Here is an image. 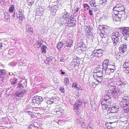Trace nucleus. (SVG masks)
Segmentation results:
<instances>
[{"label":"nucleus","mask_w":129,"mask_h":129,"mask_svg":"<svg viewBox=\"0 0 129 129\" xmlns=\"http://www.w3.org/2000/svg\"><path fill=\"white\" fill-rule=\"evenodd\" d=\"M121 121L123 122L124 123L126 124L127 122L128 119L125 117L124 116L121 117Z\"/></svg>","instance_id":"34"},{"label":"nucleus","mask_w":129,"mask_h":129,"mask_svg":"<svg viewBox=\"0 0 129 129\" xmlns=\"http://www.w3.org/2000/svg\"><path fill=\"white\" fill-rule=\"evenodd\" d=\"M9 65L11 66V67H13L16 65V64L14 62H12L9 63Z\"/></svg>","instance_id":"49"},{"label":"nucleus","mask_w":129,"mask_h":129,"mask_svg":"<svg viewBox=\"0 0 129 129\" xmlns=\"http://www.w3.org/2000/svg\"><path fill=\"white\" fill-rule=\"evenodd\" d=\"M26 92V90L23 89L22 90L18 92H17L15 94V96L16 97L20 98H22L23 95Z\"/></svg>","instance_id":"18"},{"label":"nucleus","mask_w":129,"mask_h":129,"mask_svg":"<svg viewBox=\"0 0 129 129\" xmlns=\"http://www.w3.org/2000/svg\"><path fill=\"white\" fill-rule=\"evenodd\" d=\"M103 69L106 70L105 73L109 74L110 72H108V71L111 70L112 72H113L115 70V64L114 62H112L108 59H105L102 62Z\"/></svg>","instance_id":"1"},{"label":"nucleus","mask_w":129,"mask_h":129,"mask_svg":"<svg viewBox=\"0 0 129 129\" xmlns=\"http://www.w3.org/2000/svg\"><path fill=\"white\" fill-rule=\"evenodd\" d=\"M99 55H98V54H97L96 52V51L94 50L93 52H92V54H91L90 56L91 58L94 57V56L99 57Z\"/></svg>","instance_id":"38"},{"label":"nucleus","mask_w":129,"mask_h":129,"mask_svg":"<svg viewBox=\"0 0 129 129\" xmlns=\"http://www.w3.org/2000/svg\"><path fill=\"white\" fill-rule=\"evenodd\" d=\"M32 112H31L29 111H27V113L29 115H30V116L32 114Z\"/></svg>","instance_id":"60"},{"label":"nucleus","mask_w":129,"mask_h":129,"mask_svg":"<svg viewBox=\"0 0 129 129\" xmlns=\"http://www.w3.org/2000/svg\"><path fill=\"white\" fill-rule=\"evenodd\" d=\"M111 113H108L107 112V114L105 115V117L107 119H109L110 118V116H111Z\"/></svg>","instance_id":"48"},{"label":"nucleus","mask_w":129,"mask_h":129,"mask_svg":"<svg viewBox=\"0 0 129 129\" xmlns=\"http://www.w3.org/2000/svg\"><path fill=\"white\" fill-rule=\"evenodd\" d=\"M102 1V2L101 3L102 5H105L107 3V0H101V2Z\"/></svg>","instance_id":"52"},{"label":"nucleus","mask_w":129,"mask_h":129,"mask_svg":"<svg viewBox=\"0 0 129 129\" xmlns=\"http://www.w3.org/2000/svg\"><path fill=\"white\" fill-rule=\"evenodd\" d=\"M122 31V33L124 36V38L126 40H129V27H121V28Z\"/></svg>","instance_id":"7"},{"label":"nucleus","mask_w":129,"mask_h":129,"mask_svg":"<svg viewBox=\"0 0 129 129\" xmlns=\"http://www.w3.org/2000/svg\"><path fill=\"white\" fill-rule=\"evenodd\" d=\"M119 57H120V55L119 54H117V55H116V57L117 58H119Z\"/></svg>","instance_id":"63"},{"label":"nucleus","mask_w":129,"mask_h":129,"mask_svg":"<svg viewBox=\"0 0 129 129\" xmlns=\"http://www.w3.org/2000/svg\"><path fill=\"white\" fill-rule=\"evenodd\" d=\"M95 78V79H96L97 81L99 83H101L102 81L103 80V77H94Z\"/></svg>","instance_id":"36"},{"label":"nucleus","mask_w":129,"mask_h":129,"mask_svg":"<svg viewBox=\"0 0 129 129\" xmlns=\"http://www.w3.org/2000/svg\"><path fill=\"white\" fill-rule=\"evenodd\" d=\"M125 13L122 14H116L117 15L116 17H118V18H120L122 17H123L124 16Z\"/></svg>","instance_id":"42"},{"label":"nucleus","mask_w":129,"mask_h":129,"mask_svg":"<svg viewBox=\"0 0 129 129\" xmlns=\"http://www.w3.org/2000/svg\"><path fill=\"white\" fill-rule=\"evenodd\" d=\"M5 15V19L7 21H10V15L7 12H4Z\"/></svg>","instance_id":"30"},{"label":"nucleus","mask_w":129,"mask_h":129,"mask_svg":"<svg viewBox=\"0 0 129 129\" xmlns=\"http://www.w3.org/2000/svg\"><path fill=\"white\" fill-rule=\"evenodd\" d=\"M123 70L125 73H129V62H125L123 63L122 66Z\"/></svg>","instance_id":"14"},{"label":"nucleus","mask_w":129,"mask_h":129,"mask_svg":"<svg viewBox=\"0 0 129 129\" xmlns=\"http://www.w3.org/2000/svg\"><path fill=\"white\" fill-rule=\"evenodd\" d=\"M118 107L115 106L110 108L108 111V113H110L112 114L113 113H116L118 110Z\"/></svg>","instance_id":"15"},{"label":"nucleus","mask_w":129,"mask_h":129,"mask_svg":"<svg viewBox=\"0 0 129 129\" xmlns=\"http://www.w3.org/2000/svg\"><path fill=\"white\" fill-rule=\"evenodd\" d=\"M93 6H99V4H97L95 2H94V3H93Z\"/></svg>","instance_id":"62"},{"label":"nucleus","mask_w":129,"mask_h":129,"mask_svg":"<svg viewBox=\"0 0 129 129\" xmlns=\"http://www.w3.org/2000/svg\"><path fill=\"white\" fill-rule=\"evenodd\" d=\"M34 98L36 99L37 100V101H38V102L40 103V104L41 102H42L43 100V99L42 97L39 96L37 95L35 96Z\"/></svg>","instance_id":"31"},{"label":"nucleus","mask_w":129,"mask_h":129,"mask_svg":"<svg viewBox=\"0 0 129 129\" xmlns=\"http://www.w3.org/2000/svg\"><path fill=\"white\" fill-rule=\"evenodd\" d=\"M111 116H110V119L111 120H113V122H110L109 123L110 124H111L112 123H115L116 122V121L117 120V116L116 115H115L114 114L112 115V114H111Z\"/></svg>","instance_id":"24"},{"label":"nucleus","mask_w":129,"mask_h":129,"mask_svg":"<svg viewBox=\"0 0 129 129\" xmlns=\"http://www.w3.org/2000/svg\"><path fill=\"white\" fill-rule=\"evenodd\" d=\"M84 5V8H86V7H88V8H89L90 7L88 6V5L86 4H84L83 5Z\"/></svg>","instance_id":"57"},{"label":"nucleus","mask_w":129,"mask_h":129,"mask_svg":"<svg viewBox=\"0 0 129 129\" xmlns=\"http://www.w3.org/2000/svg\"><path fill=\"white\" fill-rule=\"evenodd\" d=\"M35 0H27V4L30 7L31 5H33L35 1Z\"/></svg>","instance_id":"32"},{"label":"nucleus","mask_w":129,"mask_h":129,"mask_svg":"<svg viewBox=\"0 0 129 129\" xmlns=\"http://www.w3.org/2000/svg\"><path fill=\"white\" fill-rule=\"evenodd\" d=\"M58 111H56V114L58 115H60L61 114L62 112L60 111V110L59 109Z\"/></svg>","instance_id":"56"},{"label":"nucleus","mask_w":129,"mask_h":129,"mask_svg":"<svg viewBox=\"0 0 129 129\" xmlns=\"http://www.w3.org/2000/svg\"><path fill=\"white\" fill-rule=\"evenodd\" d=\"M77 84L75 83H74L72 84V87H75L77 86Z\"/></svg>","instance_id":"59"},{"label":"nucleus","mask_w":129,"mask_h":129,"mask_svg":"<svg viewBox=\"0 0 129 129\" xmlns=\"http://www.w3.org/2000/svg\"><path fill=\"white\" fill-rule=\"evenodd\" d=\"M43 42V41L41 38H38V39L37 41V45L38 46L39 45L40 47L41 46Z\"/></svg>","instance_id":"35"},{"label":"nucleus","mask_w":129,"mask_h":129,"mask_svg":"<svg viewBox=\"0 0 129 129\" xmlns=\"http://www.w3.org/2000/svg\"><path fill=\"white\" fill-rule=\"evenodd\" d=\"M104 30H102L101 31V34L99 35L102 37V40L103 43H105L107 42L108 39L107 37L108 36V34H107L106 32L104 31Z\"/></svg>","instance_id":"10"},{"label":"nucleus","mask_w":129,"mask_h":129,"mask_svg":"<svg viewBox=\"0 0 129 129\" xmlns=\"http://www.w3.org/2000/svg\"><path fill=\"white\" fill-rule=\"evenodd\" d=\"M65 44L61 42H59L58 43L57 45V48L58 49L61 48L63 46H64Z\"/></svg>","instance_id":"33"},{"label":"nucleus","mask_w":129,"mask_h":129,"mask_svg":"<svg viewBox=\"0 0 129 129\" xmlns=\"http://www.w3.org/2000/svg\"><path fill=\"white\" fill-rule=\"evenodd\" d=\"M85 47V45L83 41H80L77 45L78 49L82 50H84Z\"/></svg>","instance_id":"16"},{"label":"nucleus","mask_w":129,"mask_h":129,"mask_svg":"<svg viewBox=\"0 0 129 129\" xmlns=\"http://www.w3.org/2000/svg\"><path fill=\"white\" fill-rule=\"evenodd\" d=\"M112 103V100L110 98L108 99H102L101 104L103 109H107L110 107Z\"/></svg>","instance_id":"4"},{"label":"nucleus","mask_w":129,"mask_h":129,"mask_svg":"<svg viewBox=\"0 0 129 129\" xmlns=\"http://www.w3.org/2000/svg\"><path fill=\"white\" fill-rule=\"evenodd\" d=\"M99 8V6H93L92 8V10L95 11L98 10Z\"/></svg>","instance_id":"43"},{"label":"nucleus","mask_w":129,"mask_h":129,"mask_svg":"<svg viewBox=\"0 0 129 129\" xmlns=\"http://www.w3.org/2000/svg\"><path fill=\"white\" fill-rule=\"evenodd\" d=\"M96 51V52L97 54H98V55L99 54H102V50L99 49L98 50H95Z\"/></svg>","instance_id":"45"},{"label":"nucleus","mask_w":129,"mask_h":129,"mask_svg":"<svg viewBox=\"0 0 129 129\" xmlns=\"http://www.w3.org/2000/svg\"><path fill=\"white\" fill-rule=\"evenodd\" d=\"M88 127L89 128H93V124L91 122V121H89V123L88 124Z\"/></svg>","instance_id":"47"},{"label":"nucleus","mask_w":129,"mask_h":129,"mask_svg":"<svg viewBox=\"0 0 129 129\" xmlns=\"http://www.w3.org/2000/svg\"><path fill=\"white\" fill-rule=\"evenodd\" d=\"M73 43V41L72 40H68L66 41L65 48H70L72 46Z\"/></svg>","instance_id":"21"},{"label":"nucleus","mask_w":129,"mask_h":129,"mask_svg":"<svg viewBox=\"0 0 129 129\" xmlns=\"http://www.w3.org/2000/svg\"><path fill=\"white\" fill-rule=\"evenodd\" d=\"M81 101L79 100H77L75 104L74 105L75 110H77L79 109L82 105Z\"/></svg>","instance_id":"17"},{"label":"nucleus","mask_w":129,"mask_h":129,"mask_svg":"<svg viewBox=\"0 0 129 129\" xmlns=\"http://www.w3.org/2000/svg\"><path fill=\"white\" fill-rule=\"evenodd\" d=\"M59 90L62 93H64V88L62 87H60L59 89Z\"/></svg>","instance_id":"54"},{"label":"nucleus","mask_w":129,"mask_h":129,"mask_svg":"<svg viewBox=\"0 0 129 129\" xmlns=\"http://www.w3.org/2000/svg\"><path fill=\"white\" fill-rule=\"evenodd\" d=\"M43 12L42 11H37L36 12V13L35 14V15L36 16H37L38 15L41 16L43 15Z\"/></svg>","instance_id":"40"},{"label":"nucleus","mask_w":129,"mask_h":129,"mask_svg":"<svg viewBox=\"0 0 129 129\" xmlns=\"http://www.w3.org/2000/svg\"><path fill=\"white\" fill-rule=\"evenodd\" d=\"M23 10L21 8H20L18 14H17V18H18L19 19V20L22 21L24 18V16L23 15Z\"/></svg>","instance_id":"12"},{"label":"nucleus","mask_w":129,"mask_h":129,"mask_svg":"<svg viewBox=\"0 0 129 129\" xmlns=\"http://www.w3.org/2000/svg\"><path fill=\"white\" fill-rule=\"evenodd\" d=\"M7 76L5 70L0 69V78L4 79Z\"/></svg>","instance_id":"19"},{"label":"nucleus","mask_w":129,"mask_h":129,"mask_svg":"<svg viewBox=\"0 0 129 129\" xmlns=\"http://www.w3.org/2000/svg\"><path fill=\"white\" fill-rule=\"evenodd\" d=\"M14 8L13 5H12L10 7L9 9V12H12L14 11Z\"/></svg>","instance_id":"44"},{"label":"nucleus","mask_w":129,"mask_h":129,"mask_svg":"<svg viewBox=\"0 0 129 129\" xmlns=\"http://www.w3.org/2000/svg\"><path fill=\"white\" fill-rule=\"evenodd\" d=\"M17 87L19 88L21 90H23L22 89H23V88H24V87L22 85L20 84H18V86Z\"/></svg>","instance_id":"50"},{"label":"nucleus","mask_w":129,"mask_h":129,"mask_svg":"<svg viewBox=\"0 0 129 129\" xmlns=\"http://www.w3.org/2000/svg\"><path fill=\"white\" fill-rule=\"evenodd\" d=\"M76 114L77 116V122L79 123L80 125L83 126V124L84 125L85 122L84 119L83 118L81 113L77 111L76 112Z\"/></svg>","instance_id":"6"},{"label":"nucleus","mask_w":129,"mask_h":129,"mask_svg":"<svg viewBox=\"0 0 129 129\" xmlns=\"http://www.w3.org/2000/svg\"><path fill=\"white\" fill-rule=\"evenodd\" d=\"M103 69L99 67L97 68V72L96 73H94L93 75V77H103Z\"/></svg>","instance_id":"11"},{"label":"nucleus","mask_w":129,"mask_h":129,"mask_svg":"<svg viewBox=\"0 0 129 129\" xmlns=\"http://www.w3.org/2000/svg\"><path fill=\"white\" fill-rule=\"evenodd\" d=\"M30 116H31V117L32 118H34V117H35V116H34V114H33V113H32V114Z\"/></svg>","instance_id":"64"},{"label":"nucleus","mask_w":129,"mask_h":129,"mask_svg":"<svg viewBox=\"0 0 129 129\" xmlns=\"http://www.w3.org/2000/svg\"><path fill=\"white\" fill-rule=\"evenodd\" d=\"M79 9H80L79 7L77 8L76 9H75V12H78Z\"/></svg>","instance_id":"61"},{"label":"nucleus","mask_w":129,"mask_h":129,"mask_svg":"<svg viewBox=\"0 0 129 129\" xmlns=\"http://www.w3.org/2000/svg\"><path fill=\"white\" fill-rule=\"evenodd\" d=\"M67 24V26H74L76 24V21L74 19V20H72V19H71V21L69 22L67 21V22H66Z\"/></svg>","instance_id":"23"},{"label":"nucleus","mask_w":129,"mask_h":129,"mask_svg":"<svg viewBox=\"0 0 129 129\" xmlns=\"http://www.w3.org/2000/svg\"><path fill=\"white\" fill-rule=\"evenodd\" d=\"M26 30L27 32H32L33 29L31 28V26L29 24H27L26 25Z\"/></svg>","instance_id":"28"},{"label":"nucleus","mask_w":129,"mask_h":129,"mask_svg":"<svg viewBox=\"0 0 129 129\" xmlns=\"http://www.w3.org/2000/svg\"><path fill=\"white\" fill-rule=\"evenodd\" d=\"M92 33L89 30H88L86 33V36L88 38H90L92 35Z\"/></svg>","instance_id":"39"},{"label":"nucleus","mask_w":129,"mask_h":129,"mask_svg":"<svg viewBox=\"0 0 129 129\" xmlns=\"http://www.w3.org/2000/svg\"><path fill=\"white\" fill-rule=\"evenodd\" d=\"M120 34L118 32H115L113 33L111 35V38L112 39H114L116 36L120 37Z\"/></svg>","instance_id":"26"},{"label":"nucleus","mask_w":129,"mask_h":129,"mask_svg":"<svg viewBox=\"0 0 129 129\" xmlns=\"http://www.w3.org/2000/svg\"><path fill=\"white\" fill-rule=\"evenodd\" d=\"M70 13L67 12H65L62 16L60 17L59 21L61 23H63V22L68 21L69 22L71 21L72 16L71 17L69 16Z\"/></svg>","instance_id":"5"},{"label":"nucleus","mask_w":129,"mask_h":129,"mask_svg":"<svg viewBox=\"0 0 129 129\" xmlns=\"http://www.w3.org/2000/svg\"><path fill=\"white\" fill-rule=\"evenodd\" d=\"M117 84L121 86L125 85L126 84V82L124 79L123 78L119 79L117 81Z\"/></svg>","instance_id":"20"},{"label":"nucleus","mask_w":129,"mask_h":129,"mask_svg":"<svg viewBox=\"0 0 129 129\" xmlns=\"http://www.w3.org/2000/svg\"><path fill=\"white\" fill-rule=\"evenodd\" d=\"M64 82L66 86H67L69 84V80L68 78L66 77L64 78Z\"/></svg>","instance_id":"37"},{"label":"nucleus","mask_w":129,"mask_h":129,"mask_svg":"<svg viewBox=\"0 0 129 129\" xmlns=\"http://www.w3.org/2000/svg\"><path fill=\"white\" fill-rule=\"evenodd\" d=\"M47 48V47L45 45H43L41 48L42 52L43 54L45 53L46 52V49Z\"/></svg>","instance_id":"29"},{"label":"nucleus","mask_w":129,"mask_h":129,"mask_svg":"<svg viewBox=\"0 0 129 129\" xmlns=\"http://www.w3.org/2000/svg\"><path fill=\"white\" fill-rule=\"evenodd\" d=\"M81 60V58L76 57V58L73 59L71 63L72 65L74 66H79L80 63V61Z\"/></svg>","instance_id":"13"},{"label":"nucleus","mask_w":129,"mask_h":129,"mask_svg":"<svg viewBox=\"0 0 129 129\" xmlns=\"http://www.w3.org/2000/svg\"><path fill=\"white\" fill-rule=\"evenodd\" d=\"M120 105L125 112H129V96H123L120 103Z\"/></svg>","instance_id":"3"},{"label":"nucleus","mask_w":129,"mask_h":129,"mask_svg":"<svg viewBox=\"0 0 129 129\" xmlns=\"http://www.w3.org/2000/svg\"><path fill=\"white\" fill-rule=\"evenodd\" d=\"M124 9L123 6L120 4H117L113 9L114 11H116L117 12L122 11V12L124 14L125 13L124 11Z\"/></svg>","instance_id":"9"},{"label":"nucleus","mask_w":129,"mask_h":129,"mask_svg":"<svg viewBox=\"0 0 129 129\" xmlns=\"http://www.w3.org/2000/svg\"><path fill=\"white\" fill-rule=\"evenodd\" d=\"M118 44L120 46L119 49L120 53L123 54L127 51V44L123 43L122 41L119 42Z\"/></svg>","instance_id":"8"},{"label":"nucleus","mask_w":129,"mask_h":129,"mask_svg":"<svg viewBox=\"0 0 129 129\" xmlns=\"http://www.w3.org/2000/svg\"><path fill=\"white\" fill-rule=\"evenodd\" d=\"M28 129H39L38 127L37 126H35L33 125H30L29 128Z\"/></svg>","instance_id":"41"},{"label":"nucleus","mask_w":129,"mask_h":129,"mask_svg":"<svg viewBox=\"0 0 129 129\" xmlns=\"http://www.w3.org/2000/svg\"><path fill=\"white\" fill-rule=\"evenodd\" d=\"M108 91L107 95L110 98L111 97H117L120 94V91L115 86L109 85L108 88Z\"/></svg>","instance_id":"2"},{"label":"nucleus","mask_w":129,"mask_h":129,"mask_svg":"<svg viewBox=\"0 0 129 129\" xmlns=\"http://www.w3.org/2000/svg\"><path fill=\"white\" fill-rule=\"evenodd\" d=\"M44 62L45 63H46L47 64H49V62L48 60L47 59V57L46 58V59L44 60Z\"/></svg>","instance_id":"55"},{"label":"nucleus","mask_w":129,"mask_h":129,"mask_svg":"<svg viewBox=\"0 0 129 129\" xmlns=\"http://www.w3.org/2000/svg\"><path fill=\"white\" fill-rule=\"evenodd\" d=\"M32 101L33 103L34 104V105H35V106L38 107H40V103H39L38 101H37L36 99L34 98V99Z\"/></svg>","instance_id":"27"},{"label":"nucleus","mask_w":129,"mask_h":129,"mask_svg":"<svg viewBox=\"0 0 129 129\" xmlns=\"http://www.w3.org/2000/svg\"><path fill=\"white\" fill-rule=\"evenodd\" d=\"M17 82V79H16L14 80H13V81L11 82V84L14 85Z\"/></svg>","instance_id":"53"},{"label":"nucleus","mask_w":129,"mask_h":129,"mask_svg":"<svg viewBox=\"0 0 129 129\" xmlns=\"http://www.w3.org/2000/svg\"><path fill=\"white\" fill-rule=\"evenodd\" d=\"M88 13L89 15H92L93 14V13L92 11L91 10L89 9V11Z\"/></svg>","instance_id":"58"},{"label":"nucleus","mask_w":129,"mask_h":129,"mask_svg":"<svg viewBox=\"0 0 129 129\" xmlns=\"http://www.w3.org/2000/svg\"><path fill=\"white\" fill-rule=\"evenodd\" d=\"M47 59L48 60L49 63L54 64L56 61L55 58L52 56H49L47 57Z\"/></svg>","instance_id":"25"},{"label":"nucleus","mask_w":129,"mask_h":129,"mask_svg":"<svg viewBox=\"0 0 129 129\" xmlns=\"http://www.w3.org/2000/svg\"><path fill=\"white\" fill-rule=\"evenodd\" d=\"M117 15L114 14V15H113L112 18L114 20L117 21L118 18V17H117Z\"/></svg>","instance_id":"46"},{"label":"nucleus","mask_w":129,"mask_h":129,"mask_svg":"<svg viewBox=\"0 0 129 129\" xmlns=\"http://www.w3.org/2000/svg\"><path fill=\"white\" fill-rule=\"evenodd\" d=\"M120 37H117V36H116L114 38V39H112L113 43V44L114 45H115L118 44Z\"/></svg>","instance_id":"22"},{"label":"nucleus","mask_w":129,"mask_h":129,"mask_svg":"<svg viewBox=\"0 0 129 129\" xmlns=\"http://www.w3.org/2000/svg\"><path fill=\"white\" fill-rule=\"evenodd\" d=\"M109 123H107V124H106V126H107V128L108 129H112L114 127L110 125H108V124Z\"/></svg>","instance_id":"51"}]
</instances>
